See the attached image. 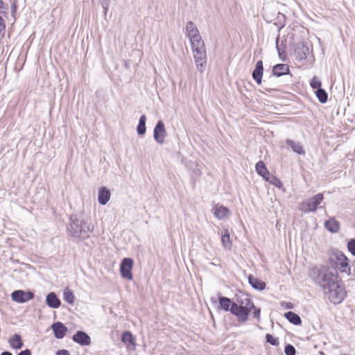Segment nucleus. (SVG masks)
<instances>
[{"mask_svg":"<svg viewBox=\"0 0 355 355\" xmlns=\"http://www.w3.org/2000/svg\"><path fill=\"white\" fill-rule=\"evenodd\" d=\"M166 135L164 123L162 120H159L153 130V138L157 144H163L165 142Z\"/></svg>","mask_w":355,"mask_h":355,"instance_id":"10","label":"nucleus"},{"mask_svg":"<svg viewBox=\"0 0 355 355\" xmlns=\"http://www.w3.org/2000/svg\"><path fill=\"white\" fill-rule=\"evenodd\" d=\"M8 343L12 349H19L24 346L21 337L19 334H15L9 338Z\"/></svg>","mask_w":355,"mask_h":355,"instance_id":"18","label":"nucleus"},{"mask_svg":"<svg viewBox=\"0 0 355 355\" xmlns=\"http://www.w3.org/2000/svg\"><path fill=\"white\" fill-rule=\"evenodd\" d=\"M254 308V303L249 295L241 294L236 297V302H233L230 312L237 318L239 322L245 323L248 320L250 313Z\"/></svg>","mask_w":355,"mask_h":355,"instance_id":"2","label":"nucleus"},{"mask_svg":"<svg viewBox=\"0 0 355 355\" xmlns=\"http://www.w3.org/2000/svg\"><path fill=\"white\" fill-rule=\"evenodd\" d=\"M122 342L128 347L135 349V340L132 334L130 331H125L121 336Z\"/></svg>","mask_w":355,"mask_h":355,"instance_id":"20","label":"nucleus"},{"mask_svg":"<svg viewBox=\"0 0 355 355\" xmlns=\"http://www.w3.org/2000/svg\"><path fill=\"white\" fill-rule=\"evenodd\" d=\"M16 10H17V6L15 4L12 5V9H11V12L12 13L15 12H16Z\"/></svg>","mask_w":355,"mask_h":355,"instance_id":"44","label":"nucleus"},{"mask_svg":"<svg viewBox=\"0 0 355 355\" xmlns=\"http://www.w3.org/2000/svg\"><path fill=\"white\" fill-rule=\"evenodd\" d=\"M221 242L226 250H231L232 243L228 230H224L223 232H221Z\"/></svg>","mask_w":355,"mask_h":355,"instance_id":"26","label":"nucleus"},{"mask_svg":"<svg viewBox=\"0 0 355 355\" xmlns=\"http://www.w3.org/2000/svg\"><path fill=\"white\" fill-rule=\"evenodd\" d=\"M111 196L110 191L105 187H101L98 191V202L101 205H105L110 200Z\"/></svg>","mask_w":355,"mask_h":355,"instance_id":"12","label":"nucleus"},{"mask_svg":"<svg viewBox=\"0 0 355 355\" xmlns=\"http://www.w3.org/2000/svg\"><path fill=\"white\" fill-rule=\"evenodd\" d=\"M46 303L52 309H58L60 306V300L53 292L50 293L46 295Z\"/></svg>","mask_w":355,"mask_h":355,"instance_id":"17","label":"nucleus"},{"mask_svg":"<svg viewBox=\"0 0 355 355\" xmlns=\"http://www.w3.org/2000/svg\"><path fill=\"white\" fill-rule=\"evenodd\" d=\"M263 72V62L261 60H259L257 62L255 69H254V71L252 72V77H253L254 80L256 81V83L259 85H260L261 83Z\"/></svg>","mask_w":355,"mask_h":355,"instance_id":"15","label":"nucleus"},{"mask_svg":"<svg viewBox=\"0 0 355 355\" xmlns=\"http://www.w3.org/2000/svg\"><path fill=\"white\" fill-rule=\"evenodd\" d=\"M1 355H12L10 352H3Z\"/></svg>","mask_w":355,"mask_h":355,"instance_id":"45","label":"nucleus"},{"mask_svg":"<svg viewBox=\"0 0 355 355\" xmlns=\"http://www.w3.org/2000/svg\"><path fill=\"white\" fill-rule=\"evenodd\" d=\"M266 339L268 343L271 344L272 345L277 346L279 345V341L277 339L275 338L271 334H267L266 335Z\"/></svg>","mask_w":355,"mask_h":355,"instance_id":"35","label":"nucleus"},{"mask_svg":"<svg viewBox=\"0 0 355 355\" xmlns=\"http://www.w3.org/2000/svg\"><path fill=\"white\" fill-rule=\"evenodd\" d=\"M284 352L286 355H295L296 351L292 345L288 344L285 346Z\"/></svg>","mask_w":355,"mask_h":355,"instance_id":"34","label":"nucleus"},{"mask_svg":"<svg viewBox=\"0 0 355 355\" xmlns=\"http://www.w3.org/2000/svg\"><path fill=\"white\" fill-rule=\"evenodd\" d=\"M56 354L57 355H70L69 354V352L68 350L67 349H61V350H58L57 352H56Z\"/></svg>","mask_w":355,"mask_h":355,"instance_id":"41","label":"nucleus"},{"mask_svg":"<svg viewBox=\"0 0 355 355\" xmlns=\"http://www.w3.org/2000/svg\"><path fill=\"white\" fill-rule=\"evenodd\" d=\"M286 144L291 148L293 152L299 155H304L305 151L304 150L302 146L300 145L299 142H296L291 139H286Z\"/></svg>","mask_w":355,"mask_h":355,"instance_id":"25","label":"nucleus"},{"mask_svg":"<svg viewBox=\"0 0 355 355\" xmlns=\"http://www.w3.org/2000/svg\"><path fill=\"white\" fill-rule=\"evenodd\" d=\"M110 1V0H99L105 13L107 12V10H108Z\"/></svg>","mask_w":355,"mask_h":355,"instance_id":"40","label":"nucleus"},{"mask_svg":"<svg viewBox=\"0 0 355 355\" xmlns=\"http://www.w3.org/2000/svg\"><path fill=\"white\" fill-rule=\"evenodd\" d=\"M229 209L223 205H216L213 208V214L219 220L223 219L230 214Z\"/></svg>","mask_w":355,"mask_h":355,"instance_id":"14","label":"nucleus"},{"mask_svg":"<svg viewBox=\"0 0 355 355\" xmlns=\"http://www.w3.org/2000/svg\"><path fill=\"white\" fill-rule=\"evenodd\" d=\"M282 306H285V307L287 309H292L293 307L291 302H282Z\"/></svg>","mask_w":355,"mask_h":355,"instance_id":"43","label":"nucleus"},{"mask_svg":"<svg viewBox=\"0 0 355 355\" xmlns=\"http://www.w3.org/2000/svg\"><path fill=\"white\" fill-rule=\"evenodd\" d=\"M63 300L68 304H73L74 302V296L73 293L69 289L64 290L63 293Z\"/></svg>","mask_w":355,"mask_h":355,"instance_id":"31","label":"nucleus"},{"mask_svg":"<svg viewBox=\"0 0 355 355\" xmlns=\"http://www.w3.org/2000/svg\"><path fill=\"white\" fill-rule=\"evenodd\" d=\"M253 317L258 321H260L261 319V309L259 308L256 307L254 305V308L252 309Z\"/></svg>","mask_w":355,"mask_h":355,"instance_id":"36","label":"nucleus"},{"mask_svg":"<svg viewBox=\"0 0 355 355\" xmlns=\"http://www.w3.org/2000/svg\"><path fill=\"white\" fill-rule=\"evenodd\" d=\"M146 117L144 114L141 115L139 118V124L137 127V132L138 135H143L146 133Z\"/></svg>","mask_w":355,"mask_h":355,"instance_id":"29","label":"nucleus"},{"mask_svg":"<svg viewBox=\"0 0 355 355\" xmlns=\"http://www.w3.org/2000/svg\"><path fill=\"white\" fill-rule=\"evenodd\" d=\"M51 328L55 337L58 339L63 338L67 331V328L60 322L53 324Z\"/></svg>","mask_w":355,"mask_h":355,"instance_id":"13","label":"nucleus"},{"mask_svg":"<svg viewBox=\"0 0 355 355\" xmlns=\"http://www.w3.org/2000/svg\"><path fill=\"white\" fill-rule=\"evenodd\" d=\"M284 316L291 323L295 325H300L302 323L300 317L293 311L286 313Z\"/></svg>","mask_w":355,"mask_h":355,"instance_id":"27","label":"nucleus"},{"mask_svg":"<svg viewBox=\"0 0 355 355\" xmlns=\"http://www.w3.org/2000/svg\"><path fill=\"white\" fill-rule=\"evenodd\" d=\"M309 275L313 281L318 283L324 291H327V288L339 281L337 272L330 270L325 266H315L311 268Z\"/></svg>","mask_w":355,"mask_h":355,"instance_id":"1","label":"nucleus"},{"mask_svg":"<svg viewBox=\"0 0 355 355\" xmlns=\"http://www.w3.org/2000/svg\"><path fill=\"white\" fill-rule=\"evenodd\" d=\"M17 355H31V352L29 349H25L21 351Z\"/></svg>","mask_w":355,"mask_h":355,"instance_id":"42","label":"nucleus"},{"mask_svg":"<svg viewBox=\"0 0 355 355\" xmlns=\"http://www.w3.org/2000/svg\"><path fill=\"white\" fill-rule=\"evenodd\" d=\"M324 293L331 302L335 304L341 303L346 297V291L343 285L340 284V280L334 285H331L324 291Z\"/></svg>","mask_w":355,"mask_h":355,"instance_id":"5","label":"nucleus"},{"mask_svg":"<svg viewBox=\"0 0 355 355\" xmlns=\"http://www.w3.org/2000/svg\"><path fill=\"white\" fill-rule=\"evenodd\" d=\"M12 300L18 303H24L30 301L34 297V294L30 291L17 290L11 294Z\"/></svg>","mask_w":355,"mask_h":355,"instance_id":"11","label":"nucleus"},{"mask_svg":"<svg viewBox=\"0 0 355 355\" xmlns=\"http://www.w3.org/2000/svg\"><path fill=\"white\" fill-rule=\"evenodd\" d=\"M324 227L332 233H336L340 230V224L334 218L327 220L324 223Z\"/></svg>","mask_w":355,"mask_h":355,"instance_id":"24","label":"nucleus"},{"mask_svg":"<svg viewBox=\"0 0 355 355\" xmlns=\"http://www.w3.org/2000/svg\"><path fill=\"white\" fill-rule=\"evenodd\" d=\"M256 171L264 180L270 175L264 162L262 161H259L256 164Z\"/></svg>","mask_w":355,"mask_h":355,"instance_id":"23","label":"nucleus"},{"mask_svg":"<svg viewBox=\"0 0 355 355\" xmlns=\"http://www.w3.org/2000/svg\"><path fill=\"white\" fill-rule=\"evenodd\" d=\"M8 8L2 0H0V15L7 14Z\"/></svg>","mask_w":355,"mask_h":355,"instance_id":"39","label":"nucleus"},{"mask_svg":"<svg viewBox=\"0 0 355 355\" xmlns=\"http://www.w3.org/2000/svg\"><path fill=\"white\" fill-rule=\"evenodd\" d=\"M323 200V195L318 193L302 203V209L305 212H315Z\"/></svg>","mask_w":355,"mask_h":355,"instance_id":"6","label":"nucleus"},{"mask_svg":"<svg viewBox=\"0 0 355 355\" xmlns=\"http://www.w3.org/2000/svg\"><path fill=\"white\" fill-rule=\"evenodd\" d=\"M70 220L68 231L72 236L80 239H85L88 236L85 229L81 226L78 220L75 221L71 218Z\"/></svg>","mask_w":355,"mask_h":355,"instance_id":"8","label":"nucleus"},{"mask_svg":"<svg viewBox=\"0 0 355 355\" xmlns=\"http://www.w3.org/2000/svg\"><path fill=\"white\" fill-rule=\"evenodd\" d=\"M289 72V67L286 64H276L272 69V73L276 76H282L287 74Z\"/></svg>","mask_w":355,"mask_h":355,"instance_id":"21","label":"nucleus"},{"mask_svg":"<svg viewBox=\"0 0 355 355\" xmlns=\"http://www.w3.org/2000/svg\"><path fill=\"white\" fill-rule=\"evenodd\" d=\"M187 35L189 38L191 45L204 42L200 33L193 21H188L186 25Z\"/></svg>","mask_w":355,"mask_h":355,"instance_id":"7","label":"nucleus"},{"mask_svg":"<svg viewBox=\"0 0 355 355\" xmlns=\"http://www.w3.org/2000/svg\"><path fill=\"white\" fill-rule=\"evenodd\" d=\"M248 282L254 289L259 291H262L266 288V284L263 281L251 275L248 277Z\"/></svg>","mask_w":355,"mask_h":355,"instance_id":"22","label":"nucleus"},{"mask_svg":"<svg viewBox=\"0 0 355 355\" xmlns=\"http://www.w3.org/2000/svg\"><path fill=\"white\" fill-rule=\"evenodd\" d=\"M309 53V49L304 44H298L295 49V55L296 58L300 60H305Z\"/></svg>","mask_w":355,"mask_h":355,"instance_id":"16","label":"nucleus"},{"mask_svg":"<svg viewBox=\"0 0 355 355\" xmlns=\"http://www.w3.org/2000/svg\"><path fill=\"white\" fill-rule=\"evenodd\" d=\"M311 87L313 89H318V88H321V82L318 80V78L315 76H314L311 82H310Z\"/></svg>","mask_w":355,"mask_h":355,"instance_id":"33","label":"nucleus"},{"mask_svg":"<svg viewBox=\"0 0 355 355\" xmlns=\"http://www.w3.org/2000/svg\"><path fill=\"white\" fill-rule=\"evenodd\" d=\"M73 340L81 345H89V336L83 331H78L73 336Z\"/></svg>","mask_w":355,"mask_h":355,"instance_id":"19","label":"nucleus"},{"mask_svg":"<svg viewBox=\"0 0 355 355\" xmlns=\"http://www.w3.org/2000/svg\"><path fill=\"white\" fill-rule=\"evenodd\" d=\"M6 31V24L5 22L2 18V17L0 15V39L3 37Z\"/></svg>","mask_w":355,"mask_h":355,"instance_id":"38","label":"nucleus"},{"mask_svg":"<svg viewBox=\"0 0 355 355\" xmlns=\"http://www.w3.org/2000/svg\"><path fill=\"white\" fill-rule=\"evenodd\" d=\"M193 58L198 71L202 73L207 67V55L204 42L191 45Z\"/></svg>","mask_w":355,"mask_h":355,"instance_id":"4","label":"nucleus"},{"mask_svg":"<svg viewBox=\"0 0 355 355\" xmlns=\"http://www.w3.org/2000/svg\"><path fill=\"white\" fill-rule=\"evenodd\" d=\"M218 301L221 309L225 311H230L233 302H232L230 298L226 297H219Z\"/></svg>","mask_w":355,"mask_h":355,"instance_id":"28","label":"nucleus"},{"mask_svg":"<svg viewBox=\"0 0 355 355\" xmlns=\"http://www.w3.org/2000/svg\"><path fill=\"white\" fill-rule=\"evenodd\" d=\"M348 250L355 256V239H351L347 243Z\"/></svg>","mask_w":355,"mask_h":355,"instance_id":"37","label":"nucleus"},{"mask_svg":"<svg viewBox=\"0 0 355 355\" xmlns=\"http://www.w3.org/2000/svg\"><path fill=\"white\" fill-rule=\"evenodd\" d=\"M315 94L320 103H324L327 101L328 95L324 89L318 88V89L315 91Z\"/></svg>","mask_w":355,"mask_h":355,"instance_id":"30","label":"nucleus"},{"mask_svg":"<svg viewBox=\"0 0 355 355\" xmlns=\"http://www.w3.org/2000/svg\"><path fill=\"white\" fill-rule=\"evenodd\" d=\"M329 261L335 269L338 270L341 273L351 275V267L348 258L340 251L332 252L329 257Z\"/></svg>","mask_w":355,"mask_h":355,"instance_id":"3","label":"nucleus"},{"mask_svg":"<svg viewBox=\"0 0 355 355\" xmlns=\"http://www.w3.org/2000/svg\"><path fill=\"white\" fill-rule=\"evenodd\" d=\"M265 180L279 189L283 187L282 182L272 175H270Z\"/></svg>","mask_w":355,"mask_h":355,"instance_id":"32","label":"nucleus"},{"mask_svg":"<svg viewBox=\"0 0 355 355\" xmlns=\"http://www.w3.org/2000/svg\"><path fill=\"white\" fill-rule=\"evenodd\" d=\"M134 261L131 258H124L120 263V273L123 278L132 280L133 278L132 270Z\"/></svg>","mask_w":355,"mask_h":355,"instance_id":"9","label":"nucleus"}]
</instances>
